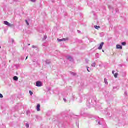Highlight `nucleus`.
Segmentation results:
<instances>
[{"label":"nucleus","mask_w":128,"mask_h":128,"mask_svg":"<svg viewBox=\"0 0 128 128\" xmlns=\"http://www.w3.org/2000/svg\"><path fill=\"white\" fill-rule=\"evenodd\" d=\"M114 77L116 78L118 77V73H116L115 74H114Z\"/></svg>","instance_id":"obj_13"},{"label":"nucleus","mask_w":128,"mask_h":128,"mask_svg":"<svg viewBox=\"0 0 128 128\" xmlns=\"http://www.w3.org/2000/svg\"><path fill=\"white\" fill-rule=\"evenodd\" d=\"M42 86V84L40 82L38 81L36 83V86L38 87H41Z\"/></svg>","instance_id":"obj_5"},{"label":"nucleus","mask_w":128,"mask_h":128,"mask_svg":"<svg viewBox=\"0 0 128 128\" xmlns=\"http://www.w3.org/2000/svg\"><path fill=\"white\" fill-rule=\"evenodd\" d=\"M66 58L68 60H69L72 62H74V58L72 56H66Z\"/></svg>","instance_id":"obj_1"},{"label":"nucleus","mask_w":128,"mask_h":128,"mask_svg":"<svg viewBox=\"0 0 128 128\" xmlns=\"http://www.w3.org/2000/svg\"><path fill=\"white\" fill-rule=\"evenodd\" d=\"M114 72H115L114 71H112V73L113 74H115Z\"/></svg>","instance_id":"obj_21"},{"label":"nucleus","mask_w":128,"mask_h":128,"mask_svg":"<svg viewBox=\"0 0 128 128\" xmlns=\"http://www.w3.org/2000/svg\"><path fill=\"white\" fill-rule=\"evenodd\" d=\"M30 94L32 96L33 95V92L32 91L29 92Z\"/></svg>","instance_id":"obj_15"},{"label":"nucleus","mask_w":128,"mask_h":128,"mask_svg":"<svg viewBox=\"0 0 128 128\" xmlns=\"http://www.w3.org/2000/svg\"><path fill=\"white\" fill-rule=\"evenodd\" d=\"M32 2H36V0H30Z\"/></svg>","instance_id":"obj_17"},{"label":"nucleus","mask_w":128,"mask_h":128,"mask_svg":"<svg viewBox=\"0 0 128 128\" xmlns=\"http://www.w3.org/2000/svg\"><path fill=\"white\" fill-rule=\"evenodd\" d=\"M40 104H38L36 106V110L38 112H40Z\"/></svg>","instance_id":"obj_7"},{"label":"nucleus","mask_w":128,"mask_h":128,"mask_svg":"<svg viewBox=\"0 0 128 128\" xmlns=\"http://www.w3.org/2000/svg\"><path fill=\"white\" fill-rule=\"evenodd\" d=\"M25 22H26L27 26H30V23H28V20H26Z\"/></svg>","instance_id":"obj_14"},{"label":"nucleus","mask_w":128,"mask_h":128,"mask_svg":"<svg viewBox=\"0 0 128 128\" xmlns=\"http://www.w3.org/2000/svg\"><path fill=\"white\" fill-rule=\"evenodd\" d=\"M122 46H126V42H124L122 43Z\"/></svg>","instance_id":"obj_12"},{"label":"nucleus","mask_w":128,"mask_h":128,"mask_svg":"<svg viewBox=\"0 0 128 128\" xmlns=\"http://www.w3.org/2000/svg\"><path fill=\"white\" fill-rule=\"evenodd\" d=\"M46 64H52V62H50L49 60H47L46 61Z\"/></svg>","instance_id":"obj_9"},{"label":"nucleus","mask_w":128,"mask_h":128,"mask_svg":"<svg viewBox=\"0 0 128 128\" xmlns=\"http://www.w3.org/2000/svg\"><path fill=\"white\" fill-rule=\"evenodd\" d=\"M0 98H4V96H2V94H0Z\"/></svg>","instance_id":"obj_18"},{"label":"nucleus","mask_w":128,"mask_h":128,"mask_svg":"<svg viewBox=\"0 0 128 128\" xmlns=\"http://www.w3.org/2000/svg\"><path fill=\"white\" fill-rule=\"evenodd\" d=\"M26 127L27 128H29V124H26Z\"/></svg>","instance_id":"obj_19"},{"label":"nucleus","mask_w":128,"mask_h":128,"mask_svg":"<svg viewBox=\"0 0 128 128\" xmlns=\"http://www.w3.org/2000/svg\"><path fill=\"white\" fill-rule=\"evenodd\" d=\"M46 38H48V36H44V38H42L43 42H44V40H46Z\"/></svg>","instance_id":"obj_8"},{"label":"nucleus","mask_w":128,"mask_h":128,"mask_svg":"<svg viewBox=\"0 0 128 128\" xmlns=\"http://www.w3.org/2000/svg\"><path fill=\"white\" fill-rule=\"evenodd\" d=\"M13 79L14 80L17 81V80H18V77H17V76H14V77L13 78Z\"/></svg>","instance_id":"obj_11"},{"label":"nucleus","mask_w":128,"mask_h":128,"mask_svg":"<svg viewBox=\"0 0 128 128\" xmlns=\"http://www.w3.org/2000/svg\"><path fill=\"white\" fill-rule=\"evenodd\" d=\"M68 38H64L62 39H58V42H68Z\"/></svg>","instance_id":"obj_3"},{"label":"nucleus","mask_w":128,"mask_h":128,"mask_svg":"<svg viewBox=\"0 0 128 128\" xmlns=\"http://www.w3.org/2000/svg\"><path fill=\"white\" fill-rule=\"evenodd\" d=\"M86 62H87V64H88V60H86Z\"/></svg>","instance_id":"obj_23"},{"label":"nucleus","mask_w":128,"mask_h":128,"mask_svg":"<svg viewBox=\"0 0 128 128\" xmlns=\"http://www.w3.org/2000/svg\"><path fill=\"white\" fill-rule=\"evenodd\" d=\"M94 28L96 30H100V26H94Z\"/></svg>","instance_id":"obj_10"},{"label":"nucleus","mask_w":128,"mask_h":128,"mask_svg":"<svg viewBox=\"0 0 128 128\" xmlns=\"http://www.w3.org/2000/svg\"><path fill=\"white\" fill-rule=\"evenodd\" d=\"M28 56L26 57V60H28Z\"/></svg>","instance_id":"obj_24"},{"label":"nucleus","mask_w":128,"mask_h":128,"mask_svg":"<svg viewBox=\"0 0 128 128\" xmlns=\"http://www.w3.org/2000/svg\"><path fill=\"white\" fill-rule=\"evenodd\" d=\"M116 50H122V46L120 44H117L116 46Z\"/></svg>","instance_id":"obj_6"},{"label":"nucleus","mask_w":128,"mask_h":128,"mask_svg":"<svg viewBox=\"0 0 128 128\" xmlns=\"http://www.w3.org/2000/svg\"><path fill=\"white\" fill-rule=\"evenodd\" d=\"M104 82L106 84H108V81H107V80L106 79H104Z\"/></svg>","instance_id":"obj_16"},{"label":"nucleus","mask_w":128,"mask_h":128,"mask_svg":"<svg viewBox=\"0 0 128 128\" xmlns=\"http://www.w3.org/2000/svg\"><path fill=\"white\" fill-rule=\"evenodd\" d=\"M64 100V101H66V100Z\"/></svg>","instance_id":"obj_28"},{"label":"nucleus","mask_w":128,"mask_h":128,"mask_svg":"<svg viewBox=\"0 0 128 128\" xmlns=\"http://www.w3.org/2000/svg\"><path fill=\"white\" fill-rule=\"evenodd\" d=\"M12 42H14V40H12Z\"/></svg>","instance_id":"obj_25"},{"label":"nucleus","mask_w":128,"mask_h":128,"mask_svg":"<svg viewBox=\"0 0 128 128\" xmlns=\"http://www.w3.org/2000/svg\"><path fill=\"white\" fill-rule=\"evenodd\" d=\"M102 52H104V50H102Z\"/></svg>","instance_id":"obj_26"},{"label":"nucleus","mask_w":128,"mask_h":128,"mask_svg":"<svg viewBox=\"0 0 128 128\" xmlns=\"http://www.w3.org/2000/svg\"><path fill=\"white\" fill-rule=\"evenodd\" d=\"M104 42H102L100 44V46L98 48V50H102V47L104 46Z\"/></svg>","instance_id":"obj_4"},{"label":"nucleus","mask_w":128,"mask_h":128,"mask_svg":"<svg viewBox=\"0 0 128 128\" xmlns=\"http://www.w3.org/2000/svg\"><path fill=\"white\" fill-rule=\"evenodd\" d=\"M32 48H36V46H32Z\"/></svg>","instance_id":"obj_22"},{"label":"nucleus","mask_w":128,"mask_h":128,"mask_svg":"<svg viewBox=\"0 0 128 128\" xmlns=\"http://www.w3.org/2000/svg\"><path fill=\"white\" fill-rule=\"evenodd\" d=\"M4 24H5V26H10V28L14 26V25L13 24H10V22L6 21L4 22Z\"/></svg>","instance_id":"obj_2"},{"label":"nucleus","mask_w":128,"mask_h":128,"mask_svg":"<svg viewBox=\"0 0 128 128\" xmlns=\"http://www.w3.org/2000/svg\"><path fill=\"white\" fill-rule=\"evenodd\" d=\"M28 46H30V44H28Z\"/></svg>","instance_id":"obj_27"},{"label":"nucleus","mask_w":128,"mask_h":128,"mask_svg":"<svg viewBox=\"0 0 128 128\" xmlns=\"http://www.w3.org/2000/svg\"><path fill=\"white\" fill-rule=\"evenodd\" d=\"M73 74H74V76H76V73H73Z\"/></svg>","instance_id":"obj_20"}]
</instances>
